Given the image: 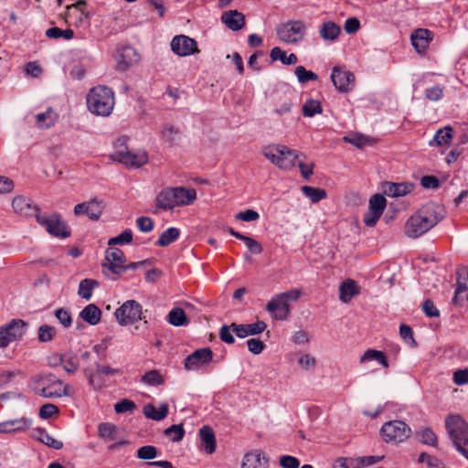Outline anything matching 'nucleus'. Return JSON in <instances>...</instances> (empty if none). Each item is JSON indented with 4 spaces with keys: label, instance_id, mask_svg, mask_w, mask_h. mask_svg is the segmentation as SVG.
I'll use <instances>...</instances> for the list:
<instances>
[{
    "label": "nucleus",
    "instance_id": "25",
    "mask_svg": "<svg viewBox=\"0 0 468 468\" xmlns=\"http://www.w3.org/2000/svg\"><path fill=\"white\" fill-rule=\"evenodd\" d=\"M155 205L163 210L172 209L175 206L174 187L163 189L155 198Z\"/></svg>",
    "mask_w": 468,
    "mask_h": 468
},
{
    "label": "nucleus",
    "instance_id": "27",
    "mask_svg": "<svg viewBox=\"0 0 468 468\" xmlns=\"http://www.w3.org/2000/svg\"><path fill=\"white\" fill-rule=\"evenodd\" d=\"M228 231L231 236L243 241L250 252H252L254 254H260L262 252L263 249H262L261 244L260 242H258L255 239L249 237V236H245V235L234 230V229H232V228H229Z\"/></svg>",
    "mask_w": 468,
    "mask_h": 468
},
{
    "label": "nucleus",
    "instance_id": "44",
    "mask_svg": "<svg viewBox=\"0 0 468 468\" xmlns=\"http://www.w3.org/2000/svg\"><path fill=\"white\" fill-rule=\"evenodd\" d=\"M141 381L145 385L156 387L165 383V378L159 370L153 369L144 374L141 378Z\"/></svg>",
    "mask_w": 468,
    "mask_h": 468
},
{
    "label": "nucleus",
    "instance_id": "55",
    "mask_svg": "<svg viewBox=\"0 0 468 468\" xmlns=\"http://www.w3.org/2000/svg\"><path fill=\"white\" fill-rule=\"evenodd\" d=\"M158 454L156 447L153 445H144L140 447L136 452V456L140 460H153Z\"/></svg>",
    "mask_w": 468,
    "mask_h": 468
},
{
    "label": "nucleus",
    "instance_id": "18",
    "mask_svg": "<svg viewBox=\"0 0 468 468\" xmlns=\"http://www.w3.org/2000/svg\"><path fill=\"white\" fill-rule=\"evenodd\" d=\"M31 426V420L25 417L0 422V433L24 431Z\"/></svg>",
    "mask_w": 468,
    "mask_h": 468
},
{
    "label": "nucleus",
    "instance_id": "33",
    "mask_svg": "<svg viewBox=\"0 0 468 468\" xmlns=\"http://www.w3.org/2000/svg\"><path fill=\"white\" fill-rule=\"evenodd\" d=\"M341 32L340 27L332 21H327L322 24L319 33L320 37L324 40H335Z\"/></svg>",
    "mask_w": 468,
    "mask_h": 468
},
{
    "label": "nucleus",
    "instance_id": "52",
    "mask_svg": "<svg viewBox=\"0 0 468 468\" xmlns=\"http://www.w3.org/2000/svg\"><path fill=\"white\" fill-rule=\"evenodd\" d=\"M419 440L421 443L431 446H436L437 436L431 428H423L420 431H417Z\"/></svg>",
    "mask_w": 468,
    "mask_h": 468
},
{
    "label": "nucleus",
    "instance_id": "4",
    "mask_svg": "<svg viewBox=\"0 0 468 468\" xmlns=\"http://www.w3.org/2000/svg\"><path fill=\"white\" fill-rule=\"evenodd\" d=\"M87 105L93 114L109 116L114 107V93L106 86L94 87L87 96Z\"/></svg>",
    "mask_w": 468,
    "mask_h": 468
},
{
    "label": "nucleus",
    "instance_id": "53",
    "mask_svg": "<svg viewBox=\"0 0 468 468\" xmlns=\"http://www.w3.org/2000/svg\"><path fill=\"white\" fill-rule=\"evenodd\" d=\"M294 73L298 79V81L304 84L308 81H315L318 80V75L311 70H307L303 66H297L294 69Z\"/></svg>",
    "mask_w": 468,
    "mask_h": 468
},
{
    "label": "nucleus",
    "instance_id": "38",
    "mask_svg": "<svg viewBox=\"0 0 468 468\" xmlns=\"http://www.w3.org/2000/svg\"><path fill=\"white\" fill-rule=\"evenodd\" d=\"M452 132L453 130L451 126H445L442 129H439L434 134L430 145H433V144L438 146L450 144L453 137Z\"/></svg>",
    "mask_w": 468,
    "mask_h": 468
},
{
    "label": "nucleus",
    "instance_id": "34",
    "mask_svg": "<svg viewBox=\"0 0 468 468\" xmlns=\"http://www.w3.org/2000/svg\"><path fill=\"white\" fill-rule=\"evenodd\" d=\"M36 120L38 128L48 129L55 124L58 120V114L49 108L45 112L38 113L36 116Z\"/></svg>",
    "mask_w": 468,
    "mask_h": 468
},
{
    "label": "nucleus",
    "instance_id": "1",
    "mask_svg": "<svg viewBox=\"0 0 468 468\" xmlns=\"http://www.w3.org/2000/svg\"><path fill=\"white\" fill-rule=\"evenodd\" d=\"M446 211L442 205L430 202L423 205L417 213L410 217L404 226L405 235L416 239L436 226L444 217Z\"/></svg>",
    "mask_w": 468,
    "mask_h": 468
},
{
    "label": "nucleus",
    "instance_id": "7",
    "mask_svg": "<svg viewBox=\"0 0 468 468\" xmlns=\"http://www.w3.org/2000/svg\"><path fill=\"white\" fill-rule=\"evenodd\" d=\"M37 222L42 226L50 235L65 239L70 236V229L58 213L51 215H37Z\"/></svg>",
    "mask_w": 468,
    "mask_h": 468
},
{
    "label": "nucleus",
    "instance_id": "58",
    "mask_svg": "<svg viewBox=\"0 0 468 468\" xmlns=\"http://www.w3.org/2000/svg\"><path fill=\"white\" fill-rule=\"evenodd\" d=\"M418 463H425L428 468H444L442 462L436 456L422 452L418 458Z\"/></svg>",
    "mask_w": 468,
    "mask_h": 468
},
{
    "label": "nucleus",
    "instance_id": "6",
    "mask_svg": "<svg viewBox=\"0 0 468 468\" xmlns=\"http://www.w3.org/2000/svg\"><path fill=\"white\" fill-rule=\"evenodd\" d=\"M125 261V255L120 249H107L105 250V262L102 263L103 273L109 279L116 280L123 272Z\"/></svg>",
    "mask_w": 468,
    "mask_h": 468
},
{
    "label": "nucleus",
    "instance_id": "39",
    "mask_svg": "<svg viewBox=\"0 0 468 468\" xmlns=\"http://www.w3.org/2000/svg\"><path fill=\"white\" fill-rule=\"evenodd\" d=\"M270 57L271 60H280L284 65H294L298 61L297 56L295 54L291 53L289 56H287L286 52L279 47H274L271 50Z\"/></svg>",
    "mask_w": 468,
    "mask_h": 468
},
{
    "label": "nucleus",
    "instance_id": "2",
    "mask_svg": "<svg viewBox=\"0 0 468 468\" xmlns=\"http://www.w3.org/2000/svg\"><path fill=\"white\" fill-rule=\"evenodd\" d=\"M28 386L35 394L46 399L60 398L68 395L67 388L69 385H63L59 378L50 373L33 376Z\"/></svg>",
    "mask_w": 468,
    "mask_h": 468
},
{
    "label": "nucleus",
    "instance_id": "36",
    "mask_svg": "<svg viewBox=\"0 0 468 468\" xmlns=\"http://www.w3.org/2000/svg\"><path fill=\"white\" fill-rule=\"evenodd\" d=\"M99 282L93 279H83L80 281L78 289V294L86 301L90 300L92 296V291L99 286Z\"/></svg>",
    "mask_w": 468,
    "mask_h": 468
},
{
    "label": "nucleus",
    "instance_id": "32",
    "mask_svg": "<svg viewBox=\"0 0 468 468\" xmlns=\"http://www.w3.org/2000/svg\"><path fill=\"white\" fill-rule=\"evenodd\" d=\"M199 436L205 444V450L207 453H213L216 449V438L213 430L209 426H203L199 430Z\"/></svg>",
    "mask_w": 468,
    "mask_h": 468
},
{
    "label": "nucleus",
    "instance_id": "59",
    "mask_svg": "<svg viewBox=\"0 0 468 468\" xmlns=\"http://www.w3.org/2000/svg\"><path fill=\"white\" fill-rule=\"evenodd\" d=\"M55 317L58 322L66 328H69L72 324V317L70 313L65 308H58L54 312Z\"/></svg>",
    "mask_w": 468,
    "mask_h": 468
},
{
    "label": "nucleus",
    "instance_id": "56",
    "mask_svg": "<svg viewBox=\"0 0 468 468\" xmlns=\"http://www.w3.org/2000/svg\"><path fill=\"white\" fill-rule=\"evenodd\" d=\"M133 240V231L129 229L123 230L121 234L109 239L108 245H124L129 244Z\"/></svg>",
    "mask_w": 468,
    "mask_h": 468
},
{
    "label": "nucleus",
    "instance_id": "64",
    "mask_svg": "<svg viewBox=\"0 0 468 468\" xmlns=\"http://www.w3.org/2000/svg\"><path fill=\"white\" fill-rule=\"evenodd\" d=\"M279 464L282 468H298L300 461L294 456L282 455L279 459Z\"/></svg>",
    "mask_w": 468,
    "mask_h": 468
},
{
    "label": "nucleus",
    "instance_id": "40",
    "mask_svg": "<svg viewBox=\"0 0 468 468\" xmlns=\"http://www.w3.org/2000/svg\"><path fill=\"white\" fill-rule=\"evenodd\" d=\"M83 374L88 379L89 386L94 390H100L105 386V381L102 378L101 375L97 373V371L85 367L83 368Z\"/></svg>",
    "mask_w": 468,
    "mask_h": 468
},
{
    "label": "nucleus",
    "instance_id": "14",
    "mask_svg": "<svg viewBox=\"0 0 468 468\" xmlns=\"http://www.w3.org/2000/svg\"><path fill=\"white\" fill-rule=\"evenodd\" d=\"M213 353L210 348H200L185 358L184 366L186 370H195L212 360Z\"/></svg>",
    "mask_w": 468,
    "mask_h": 468
},
{
    "label": "nucleus",
    "instance_id": "8",
    "mask_svg": "<svg viewBox=\"0 0 468 468\" xmlns=\"http://www.w3.org/2000/svg\"><path fill=\"white\" fill-rule=\"evenodd\" d=\"M279 39L287 44L302 41L306 34V27L301 20L289 21L277 27Z\"/></svg>",
    "mask_w": 468,
    "mask_h": 468
},
{
    "label": "nucleus",
    "instance_id": "5",
    "mask_svg": "<svg viewBox=\"0 0 468 468\" xmlns=\"http://www.w3.org/2000/svg\"><path fill=\"white\" fill-rule=\"evenodd\" d=\"M447 433L453 445L468 460V423L460 415H449L445 419Z\"/></svg>",
    "mask_w": 468,
    "mask_h": 468
},
{
    "label": "nucleus",
    "instance_id": "24",
    "mask_svg": "<svg viewBox=\"0 0 468 468\" xmlns=\"http://www.w3.org/2000/svg\"><path fill=\"white\" fill-rule=\"evenodd\" d=\"M268 460L259 452H251L245 454L242 461V468H267Z\"/></svg>",
    "mask_w": 468,
    "mask_h": 468
},
{
    "label": "nucleus",
    "instance_id": "22",
    "mask_svg": "<svg viewBox=\"0 0 468 468\" xmlns=\"http://www.w3.org/2000/svg\"><path fill=\"white\" fill-rule=\"evenodd\" d=\"M175 206H188L197 198L196 190L183 186L174 187Z\"/></svg>",
    "mask_w": 468,
    "mask_h": 468
},
{
    "label": "nucleus",
    "instance_id": "43",
    "mask_svg": "<svg viewBox=\"0 0 468 468\" xmlns=\"http://www.w3.org/2000/svg\"><path fill=\"white\" fill-rule=\"evenodd\" d=\"M180 131L172 124H165L161 131L162 139L169 144H174L180 138Z\"/></svg>",
    "mask_w": 468,
    "mask_h": 468
},
{
    "label": "nucleus",
    "instance_id": "60",
    "mask_svg": "<svg viewBox=\"0 0 468 468\" xmlns=\"http://www.w3.org/2000/svg\"><path fill=\"white\" fill-rule=\"evenodd\" d=\"M334 468H360L358 458L339 457Z\"/></svg>",
    "mask_w": 468,
    "mask_h": 468
},
{
    "label": "nucleus",
    "instance_id": "29",
    "mask_svg": "<svg viewBox=\"0 0 468 468\" xmlns=\"http://www.w3.org/2000/svg\"><path fill=\"white\" fill-rule=\"evenodd\" d=\"M413 189V185L408 183H388L385 188V193L392 197H404L410 194Z\"/></svg>",
    "mask_w": 468,
    "mask_h": 468
},
{
    "label": "nucleus",
    "instance_id": "26",
    "mask_svg": "<svg viewBox=\"0 0 468 468\" xmlns=\"http://www.w3.org/2000/svg\"><path fill=\"white\" fill-rule=\"evenodd\" d=\"M80 317L86 323L95 325L101 321V311L94 303H90L80 313Z\"/></svg>",
    "mask_w": 468,
    "mask_h": 468
},
{
    "label": "nucleus",
    "instance_id": "57",
    "mask_svg": "<svg viewBox=\"0 0 468 468\" xmlns=\"http://www.w3.org/2000/svg\"><path fill=\"white\" fill-rule=\"evenodd\" d=\"M87 1L86 0H79L76 3L69 5L67 6V11L65 14L66 19H73L74 13L81 14L82 12H88L86 10Z\"/></svg>",
    "mask_w": 468,
    "mask_h": 468
},
{
    "label": "nucleus",
    "instance_id": "10",
    "mask_svg": "<svg viewBox=\"0 0 468 468\" xmlns=\"http://www.w3.org/2000/svg\"><path fill=\"white\" fill-rule=\"evenodd\" d=\"M143 306L135 300H128L116 309L114 315L122 326L142 320Z\"/></svg>",
    "mask_w": 468,
    "mask_h": 468
},
{
    "label": "nucleus",
    "instance_id": "9",
    "mask_svg": "<svg viewBox=\"0 0 468 468\" xmlns=\"http://www.w3.org/2000/svg\"><path fill=\"white\" fill-rule=\"evenodd\" d=\"M380 433L386 442L399 443L410 436L411 430L404 421L391 420L382 426Z\"/></svg>",
    "mask_w": 468,
    "mask_h": 468
},
{
    "label": "nucleus",
    "instance_id": "3",
    "mask_svg": "<svg viewBox=\"0 0 468 468\" xmlns=\"http://www.w3.org/2000/svg\"><path fill=\"white\" fill-rule=\"evenodd\" d=\"M261 154L273 165L282 170H291L296 165V160L303 154L297 150L290 149L284 144H269L262 148Z\"/></svg>",
    "mask_w": 468,
    "mask_h": 468
},
{
    "label": "nucleus",
    "instance_id": "62",
    "mask_svg": "<svg viewBox=\"0 0 468 468\" xmlns=\"http://www.w3.org/2000/svg\"><path fill=\"white\" fill-rule=\"evenodd\" d=\"M135 408H136L135 403L133 400H130L127 399H123L118 401L114 405V410L117 413H124V412H128V411H133V410H135Z\"/></svg>",
    "mask_w": 468,
    "mask_h": 468
},
{
    "label": "nucleus",
    "instance_id": "63",
    "mask_svg": "<svg viewBox=\"0 0 468 468\" xmlns=\"http://www.w3.org/2000/svg\"><path fill=\"white\" fill-rule=\"evenodd\" d=\"M58 413V408L54 404H44L39 409V417L47 420Z\"/></svg>",
    "mask_w": 468,
    "mask_h": 468
},
{
    "label": "nucleus",
    "instance_id": "51",
    "mask_svg": "<svg viewBox=\"0 0 468 468\" xmlns=\"http://www.w3.org/2000/svg\"><path fill=\"white\" fill-rule=\"evenodd\" d=\"M323 107L320 101L315 100H308L303 106V114L305 117H313L315 114H321Z\"/></svg>",
    "mask_w": 468,
    "mask_h": 468
},
{
    "label": "nucleus",
    "instance_id": "61",
    "mask_svg": "<svg viewBox=\"0 0 468 468\" xmlns=\"http://www.w3.org/2000/svg\"><path fill=\"white\" fill-rule=\"evenodd\" d=\"M344 141L349 143L358 148H362L368 143V138L365 137L362 134L355 133L349 136H345Z\"/></svg>",
    "mask_w": 468,
    "mask_h": 468
},
{
    "label": "nucleus",
    "instance_id": "30",
    "mask_svg": "<svg viewBox=\"0 0 468 468\" xmlns=\"http://www.w3.org/2000/svg\"><path fill=\"white\" fill-rule=\"evenodd\" d=\"M34 437L40 442L44 443L45 445L52 449L60 450L63 447V442L61 441L53 438L44 429L39 428L35 430Z\"/></svg>",
    "mask_w": 468,
    "mask_h": 468
},
{
    "label": "nucleus",
    "instance_id": "54",
    "mask_svg": "<svg viewBox=\"0 0 468 468\" xmlns=\"http://www.w3.org/2000/svg\"><path fill=\"white\" fill-rule=\"evenodd\" d=\"M386 206L387 200L384 196L380 194H376L369 199L368 208L371 210L383 214Z\"/></svg>",
    "mask_w": 468,
    "mask_h": 468
},
{
    "label": "nucleus",
    "instance_id": "41",
    "mask_svg": "<svg viewBox=\"0 0 468 468\" xmlns=\"http://www.w3.org/2000/svg\"><path fill=\"white\" fill-rule=\"evenodd\" d=\"M180 235V231L177 228L171 227L165 230L157 239L155 245L159 247H167L174 241H176Z\"/></svg>",
    "mask_w": 468,
    "mask_h": 468
},
{
    "label": "nucleus",
    "instance_id": "48",
    "mask_svg": "<svg viewBox=\"0 0 468 468\" xmlns=\"http://www.w3.org/2000/svg\"><path fill=\"white\" fill-rule=\"evenodd\" d=\"M45 35L48 38L58 39L63 37L66 40H70L74 37V31L70 28L61 29L54 27L46 30Z\"/></svg>",
    "mask_w": 468,
    "mask_h": 468
},
{
    "label": "nucleus",
    "instance_id": "15",
    "mask_svg": "<svg viewBox=\"0 0 468 468\" xmlns=\"http://www.w3.org/2000/svg\"><path fill=\"white\" fill-rule=\"evenodd\" d=\"M266 310L271 313L274 319L285 320L290 313V305L280 293L276 294L267 303Z\"/></svg>",
    "mask_w": 468,
    "mask_h": 468
},
{
    "label": "nucleus",
    "instance_id": "35",
    "mask_svg": "<svg viewBox=\"0 0 468 468\" xmlns=\"http://www.w3.org/2000/svg\"><path fill=\"white\" fill-rule=\"evenodd\" d=\"M58 363L63 364L66 372L73 374L79 368L80 360L77 355L69 352L58 356Z\"/></svg>",
    "mask_w": 468,
    "mask_h": 468
},
{
    "label": "nucleus",
    "instance_id": "21",
    "mask_svg": "<svg viewBox=\"0 0 468 468\" xmlns=\"http://www.w3.org/2000/svg\"><path fill=\"white\" fill-rule=\"evenodd\" d=\"M139 60L140 56L137 51L132 47H125L122 50L121 58L117 63V69L118 70L125 71Z\"/></svg>",
    "mask_w": 468,
    "mask_h": 468
},
{
    "label": "nucleus",
    "instance_id": "50",
    "mask_svg": "<svg viewBox=\"0 0 468 468\" xmlns=\"http://www.w3.org/2000/svg\"><path fill=\"white\" fill-rule=\"evenodd\" d=\"M164 434L171 441L178 442L183 440L185 436V430L183 424H175L165 430Z\"/></svg>",
    "mask_w": 468,
    "mask_h": 468
},
{
    "label": "nucleus",
    "instance_id": "47",
    "mask_svg": "<svg viewBox=\"0 0 468 468\" xmlns=\"http://www.w3.org/2000/svg\"><path fill=\"white\" fill-rule=\"evenodd\" d=\"M57 328L49 324H42L37 329V339L40 343L52 341L57 335Z\"/></svg>",
    "mask_w": 468,
    "mask_h": 468
},
{
    "label": "nucleus",
    "instance_id": "11",
    "mask_svg": "<svg viewBox=\"0 0 468 468\" xmlns=\"http://www.w3.org/2000/svg\"><path fill=\"white\" fill-rule=\"evenodd\" d=\"M111 157L113 161L133 168H139L148 162V154L144 151L133 153L127 150H119L112 154Z\"/></svg>",
    "mask_w": 468,
    "mask_h": 468
},
{
    "label": "nucleus",
    "instance_id": "17",
    "mask_svg": "<svg viewBox=\"0 0 468 468\" xmlns=\"http://www.w3.org/2000/svg\"><path fill=\"white\" fill-rule=\"evenodd\" d=\"M231 326L232 331H234L236 335L239 338H245L248 335H259L267 328L266 323L261 320L249 324H238L232 323Z\"/></svg>",
    "mask_w": 468,
    "mask_h": 468
},
{
    "label": "nucleus",
    "instance_id": "13",
    "mask_svg": "<svg viewBox=\"0 0 468 468\" xmlns=\"http://www.w3.org/2000/svg\"><path fill=\"white\" fill-rule=\"evenodd\" d=\"M172 51L180 56L186 57L197 53V44L194 38L185 35H179L173 37L171 41Z\"/></svg>",
    "mask_w": 468,
    "mask_h": 468
},
{
    "label": "nucleus",
    "instance_id": "20",
    "mask_svg": "<svg viewBox=\"0 0 468 468\" xmlns=\"http://www.w3.org/2000/svg\"><path fill=\"white\" fill-rule=\"evenodd\" d=\"M222 22L231 30L241 29L245 25V16L237 10L224 12L221 16Z\"/></svg>",
    "mask_w": 468,
    "mask_h": 468
},
{
    "label": "nucleus",
    "instance_id": "49",
    "mask_svg": "<svg viewBox=\"0 0 468 468\" xmlns=\"http://www.w3.org/2000/svg\"><path fill=\"white\" fill-rule=\"evenodd\" d=\"M303 194L307 197L313 203H317L326 197V191L309 186H302Z\"/></svg>",
    "mask_w": 468,
    "mask_h": 468
},
{
    "label": "nucleus",
    "instance_id": "46",
    "mask_svg": "<svg viewBox=\"0 0 468 468\" xmlns=\"http://www.w3.org/2000/svg\"><path fill=\"white\" fill-rule=\"evenodd\" d=\"M117 427L110 422H102L98 426V435L104 441H113L116 439Z\"/></svg>",
    "mask_w": 468,
    "mask_h": 468
},
{
    "label": "nucleus",
    "instance_id": "16",
    "mask_svg": "<svg viewBox=\"0 0 468 468\" xmlns=\"http://www.w3.org/2000/svg\"><path fill=\"white\" fill-rule=\"evenodd\" d=\"M12 207L16 213L24 217H35L37 219V215L41 214L40 209L29 198L23 196L16 197Z\"/></svg>",
    "mask_w": 468,
    "mask_h": 468
},
{
    "label": "nucleus",
    "instance_id": "42",
    "mask_svg": "<svg viewBox=\"0 0 468 468\" xmlns=\"http://www.w3.org/2000/svg\"><path fill=\"white\" fill-rule=\"evenodd\" d=\"M376 360L384 367H388V362L386 355L382 351L375 349H367L360 357V363L363 364L367 361Z\"/></svg>",
    "mask_w": 468,
    "mask_h": 468
},
{
    "label": "nucleus",
    "instance_id": "28",
    "mask_svg": "<svg viewBox=\"0 0 468 468\" xmlns=\"http://www.w3.org/2000/svg\"><path fill=\"white\" fill-rule=\"evenodd\" d=\"M169 408L166 403L160 405L159 409L156 410L153 404H146L144 407L143 412L147 419L154 420H162L168 415Z\"/></svg>",
    "mask_w": 468,
    "mask_h": 468
},
{
    "label": "nucleus",
    "instance_id": "37",
    "mask_svg": "<svg viewBox=\"0 0 468 468\" xmlns=\"http://www.w3.org/2000/svg\"><path fill=\"white\" fill-rule=\"evenodd\" d=\"M167 322L174 326L187 325L189 321L185 311L180 307L173 308L167 314Z\"/></svg>",
    "mask_w": 468,
    "mask_h": 468
},
{
    "label": "nucleus",
    "instance_id": "31",
    "mask_svg": "<svg viewBox=\"0 0 468 468\" xmlns=\"http://www.w3.org/2000/svg\"><path fill=\"white\" fill-rule=\"evenodd\" d=\"M358 293V288L355 281L346 280L339 287V298L342 302L347 303L350 299Z\"/></svg>",
    "mask_w": 468,
    "mask_h": 468
},
{
    "label": "nucleus",
    "instance_id": "45",
    "mask_svg": "<svg viewBox=\"0 0 468 468\" xmlns=\"http://www.w3.org/2000/svg\"><path fill=\"white\" fill-rule=\"evenodd\" d=\"M102 201L94 198L86 202L85 214L92 220H98L102 213Z\"/></svg>",
    "mask_w": 468,
    "mask_h": 468
},
{
    "label": "nucleus",
    "instance_id": "19",
    "mask_svg": "<svg viewBox=\"0 0 468 468\" xmlns=\"http://www.w3.org/2000/svg\"><path fill=\"white\" fill-rule=\"evenodd\" d=\"M412 46L420 53L424 51L432 40V33L429 29H416L410 37Z\"/></svg>",
    "mask_w": 468,
    "mask_h": 468
},
{
    "label": "nucleus",
    "instance_id": "23",
    "mask_svg": "<svg viewBox=\"0 0 468 468\" xmlns=\"http://www.w3.org/2000/svg\"><path fill=\"white\" fill-rule=\"evenodd\" d=\"M27 324L21 319H13L9 324L3 326L11 342L20 339L24 334Z\"/></svg>",
    "mask_w": 468,
    "mask_h": 468
},
{
    "label": "nucleus",
    "instance_id": "12",
    "mask_svg": "<svg viewBox=\"0 0 468 468\" xmlns=\"http://www.w3.org/2000/svg\"><path fill=\"white\" fill-rule=\"evenodd\" d=\"M331 80L340 92H349L355 86V76L344 67L335 66L331 73Z\"/></svg>",
    "mask_w": 468,
    "mask_h": 468
}]
</instances>
